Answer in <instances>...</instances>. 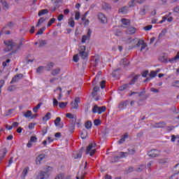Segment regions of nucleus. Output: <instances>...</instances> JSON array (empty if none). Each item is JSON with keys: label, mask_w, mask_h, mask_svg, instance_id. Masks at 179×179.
Here are the masks:
<instances>
[{"label": "nucleus", "mask_w": 179, "mask_h": 179, "mask_svg": "<svg viewBox=\"0 0 179 179\" xmlns=\"http://www.w3.org/2000/svg\"><path fill=\"white\" fill-rule=\"evenodd\" d=\"M5 44V48L4 51L8 52V51H10V50H13L14 52H12V54H15L17 50L20 49V47L22 44H23L22 42L20 43V45H17L16 43L12 41H4Z\"/></svg>", "instance_id": "nucleus-1"}, {"label": "nucleus", "mask_w": 179, "mask_h": 179, "mask_svg": "<svg viewBox=\"0 0 179 179\" xmlns=\"http://www.w3.org/2000/svg\"><path fill=\"white\" fill-rule=\"evenodd\" d=\"M86 155H89L90 156H93L96 153V143H90L87 147L85 152Z\"/></svg>", "instance_id": "nucleus-2"}, {"label": "nucleus", "mask_w": 179, "mask_h": 179, "mask_svg": "<svg viewBox=\"0 0 179 179\" xmlns=\"http://www.w3.org/2000/svg\"><path fill=\"white\" fill-rule=\"evenodd\" d=\"M48 170H51V167L48 166L47 168L46 171H41L38 175L36 176V179H47L50 177V173Z\"/></svg>", "instance_id": "nucleus-3"}, {"label": "nucleus", "mask_w": 179, "mask_h": 179, "mask_svg": "<svg viewBox=\"0 0 179 179\" xmlns=\"http://www.w3.org/2000/svg\"><path fill=\"white\" fill-rule=\"evenodd\" d=\"M79 55L82 59H86L87 57V52H86V46L81 45L79 47Z\"/></svg>", "instance_id": "nucleus-4"}, {"label": "nucleus", "mask_w": 179, "mask_h": 179, "mask_svg": "<svg viewBox=\"0 0 179 179\" xmlns=\"http://www.w3.org/2000/svg\"><path fill=\"white\" fill-rule=\"evenodd\" d=\"M106 111V106H101L99 107L97 105H94L93 108H92V113L94 114H101Z\"/></svg>", "instance_id": "nucleus-5"}, {"label": "nucleus", "mask_w": 179, "mask_h": 179, "mask_svg": "<svg viewBox=\"0 0 179 179\" xmlns=\"http://www.w3.org/2000/svg\"><path fill=\"white\" fill-rule=\"evenodd\" d=\"M149 157H159L160 156V150L153 149L148 152Z\"/></svg>", "instance_id": "nucleus-6"}, {"label": "nucleus", "mask_w": 179, "mask_h": 179, "mask_svg": "<svg viewBox=\"0 0 179 179\" xmlns=\"http://www.w3.org/2000/svg\"><path fill=\"white\" fill-rule=\"evenodd\" d=\"M90 36H92V30L89 29L87 34L83 36V38L81 40V42L83 43V44H85V43H86V41L90 38Z\"/></svg>", "instance_id": "nucleus-7"}, {"label": "nucleus", "mask_w": 179, "mask_h": 179, "mask_svg": "<svg viewBox=\"0 0 179 179\" xmlns=\"http://www.w3.org/2000/svg\"><path fill=\"white\" fill-rule=\"evenodd\" d=\"M22 78H23V74L22 73L17 74L13 78L12 80L10 81V83L11 84L17 83V82H19V80H20V79H22Z\"/></svg>", "instance_id": "nucleus-8"}, {"label": "nucleus", "mask_w": 179, "mask_h": 179, "mask_svg": "<svg viewBox=\"0 0 179 179\" xmlns=\"http://www.w3.org/2000/svg\"><path fill=\"white\" fill-rule=\"evenodd\" d=\"M98 19L99 20H100L101 23H107V17H106V15L101 13H99L98 14Z\"/></svg>", "instance_id": "nucleus-9"}, {"label": "nucleus", "mask_w": 179, "mask_h": 179, "mask_svg": "<svg viewBox=\"0 0 179 179\" xmlns=\"http://www.w3.org/2000/svg\"><path fill=\"white\" fill-rule=\"evenodd\" d=\"M136 41H138V38H129L127 43H129L130 48H135L136 47Z\"/></svg>", "instance_id": "nucleus-10"}, {"label": "nucleus", "mask_w": 179, "mask_h": 179, "mask_svg": "<svg viewBox=\"0 0 179 179\" xmlns=\"http://www.w3.org/2000/svg\"><path fill=\"white\" fill-rule=\"evenodd\" d=\"M45 157H47V155H45V154H41L39 155L36 159V164H41V161L43 159H45Z\"/></svg>", "instance_id": "nucleus-11"}, {"label": "nucleus", "mask_w": 179, "mask_h": 179, "mask_svg": "<svg viewBox=\"0 0 179 179\" xmlns=\"http://www.w3.org/2000/svg\"><path fill=\"white\" fill-rule=\"evenodd\" d=\"M178 61H179V51L178 52L176 57L169 59V62H171V64H177Z\"/></svg>", "instance_id": "nucleus-12"}, {"label": "nucleus", "mask_w": 179, "mask_h": 179, "mask_svg": "<svg viewBox=\"0 0 179 179\" xmlns=\"http://www.w3.org/2000/svg\"><path fill=\"white\" fill-rule=\"evenodd\" d=\"M128 104H129V102H128V101L120 102L119 103L118 108H120V110H124V108H125L127 106H128Z\"/></svg>", "instance_id": "nucleus-13"}, {"label": "nucleus", "mask_w": 179, "mask_h": 179, "mask_svg": "<svg viewBox=\"0 0 179 179\" xmlns=\"http://www.w3.org/2000/svg\"><path fill=\"white\" fill-rule=\"evenodd\" d=\"M6 153H8V150H6V148L2 149L0 151V163L3 159V157H5Z\"/></svg>", "instance_id": "nucleus-14"}, {"label": "nucleus", "mask_w": 179, "mask_h": 179, "mask_svg": "<svg viewBox=\"0 0 179 179\" xmlns=\"http://www.w3.org/2000/svg\"><path fill=\"white\" fill-rule=\"evenodd\" d=\"M83 153V151L82 150H80L79 151L74 152L73 153L74 159H80L82 157Z\"/></svg>", "instance_id": "nucleus-15"}, {"label": "nucleus", "mask_w": 179, "mask_h": 179, "mask_svg": "<svg viewBox=\"0 0 179 179\" xmlns=\"http://www.w3.org/2000/svg\"><path fill=\"white\" fill-rule=\"evenodd\" d=\"M66 117L69 118V120H72V123H76V116L72 115L71 113H67Z\"/></svg>", "instance_id": "nucleus-16"}, {"label": "nucleus", "mask_w": 179, "mask_h": 179, "mask_svg": "<svg viewBox=\"0 0 179 179\" xmlns=\"http://www.w3.org/2000/svg\"><path fill=\"white\" fill-rule=\"evenodd\" d=\"M54 65H55V64H54V62H52L48 63L45 67L46 71H48V72H50V71H51V69L54 68Z\"/></svg>", "instance_id": "nucleus-17"}, {"label": "nucleus", "mask_w": 179, "mask_h": 179, "mask_svg": "<svg viewBox=\"0 0 179 179\" xmlns=\"http://www.w3.org/2000/svg\"><path fill=\"white\" fill-rule=\"evenodd\" d=\"M120 65L122 66H128V65H129V62L127 58H124L120 61Z\"/></svg>", "instance_id": "nucleus-18"}, {"label": "nucleus", "mask_w": 179, "mask_h": 179, "mask_svg": "<svg viewBox=\"0 0 179 179\" xmlns=\"http://www.w3.org/2000/svg\"><path fill=\"white\" fill-rule=\"evenodd\" d=\"M140 76L141 75H136L134 76L129 82V85H135V83L136 82V80H138V79H139Z\"/></svg>", "instance_id": "nucleus-19"}, {"label": "nucleus", "mask_w": 179, "mask_h": 179, "mask_svg": "<svg viewBox=\"0 0 179 179\" xmlns=\"http://www.w3.org/2000/svg\"><path fill=\"white\" fill-rule=\"evenodd\" d=\"M79 101H80L79 98H76L74 101L71 102V106L73 108H78V103H79Z\"/></svg>", "instance_id": "nucleus-20"}, {"label": "nucleus", "mask_w": 179, "mask_h": 179, "mask_svg": "<svg viewBox=\"0 0 179 179\" xmlns=\"http://www.w3.org/2000/svg\"><path fill=\"white\" fill-rule=\"evenodd\" d=\"M127 138H128V134H125L124 136H122L121 139L117 141V143H119V145H122V143H124V142H125V140Z\"/></svg>", "instance_id": "nucleus-21"}, {"label": "nucleus", "mask_w": 179, "mask_h": 179, "mask_svg": "<svg viewBox=\"0 0 179 179\" xmlns=\"http://www.w3.org/2000/svg\"><path fill=\"white\" fill-rule=\"evenodd\" d=\"M45 45H47V41L46 40L40 39L39 40L38 48H41L42 47H45Z\"/></svg>", "instance_id": "nucleus-22"}, {"label": "nucleus", "mask_w": 179, "mask_h": 179, "mask_svg": "<svg viewBox=\"0 0 179 179\" xmlns=\"http://www.w3.org/2000/svg\"><path fill=\"white\" fill-rule=\"evenodd\" d=\"M128 156V152H121L119 156H117L115 159H124Z\"/></svg>", "instance_id": "nucleus-23"}, {"label": "nucleus", "mask_w": 179, "mask_h": 179, "mask_svg": "<svg viewBox=\"0 0 179 179\" xmlns=\"http://www.w3.org/2000/svg\"><path fill=\"white\" fill-rule=\"evenodd\" d=\"M99 90H100V87L95 86L93 89V92H92V95L94 96H97V92H99Z\"/></svg>", "instance_id": "nucleus-24"}, {"label": "nucleus", "mask_w": 179, "mask_h": 179, "mask_svg": "<svg viewBox=\"0 0 179 179\" xmlns=\"http://www.w3.org/2000/svg\"><path fill=\"white\" fill-rule=\"evenodd\" d=\"M51 119V113L48 112V113H46V115L43 117V121H45L46 122V121H48V120Z\"/></svg>", "instance_id": "nucleus-25"}, {"label": "nucleus", "mask_w": 179, "mask_h": 179, "mask_svg": "<svg viewBox=\"0 0 179 179\" xmlns=\"http://www.w3.org/2000/svg\"><path fill=\"white\" fill-rule=\"evenodd\" d=\"M59 72H61V69L57 68L52 71L51 75H52V76H57V75H59Z\"/></svg>", "instance_id": "nucleus-26"}, {"label": "nucleus", "mask_w": 179, "mask_h": 179, "mask_svg": "<svg viewBox=\"0 0 179 179\" xmlns=\"http://www.w3.org/2000/svg\"><path fill=\"white\" fill-rule=\"evenodd\" d=\"M81 138L82 139H86V138H87V131L85 129H83L82 131Z\"/></svg>", "instance_id": "nucleus-27"}, {"label": "nucleus", "mask_w": 179, "mask_h": 179, "mask_svg": "<svg viewBox=\"0 0 179 179\" xmlns=\"http://www.w3.org/2000/svg\"><path fill=\"white\" fill-rule=\"evenodd\" d=\"M47 13H48V10L47 9H43V10H41L38 12V16H43V15H47Z\"/></svg>", "instance_id": "nucleus-28"}, {"label": "nucleus", "mask_w": 179, "mask_h": 179, "mask_svg": "<svg viewBox=\"0 0 179 179\" xmlns=\"http://www.w3.org/2000/svg\"><path fill=\"white\" fill-rule=\"evenodd\" d=\"M44 69H45V67L41 66L36 69V73H43L44 72Z\"/></svg>", "instance_id": "nucleus-29"}, {"label": "nucleus", "mask_w": 179, "mask_h": 179, "mask_svg": "<svg viewBox=\"0 0 179 179\" xmlns=\"http://www.w3.org/2000/svg\"><path fill=\"white\" fill-rule=\"evenodd\" d=\"M55 127H61V117H57L55 120Z\"/></svg>", "instance_id": "nucleus-30"}, {"label": "nucleus", "mask_w": 179, "mask_h": 179, "mask_svg": "<svg viewBox=\"0 0 179 179\" xmlns=\"http://www.w3.org/2000/svg\"><path fill=\"white\" fill-rule=\"evenodd\" d=\"M136 153V150L135 148H129L127 152V156H129V155H134Z\"/></svg>", "instance_id": "nucleus-31"}, {"label": "nucleus", "mask_w": 179, "mask_h": 179, "mask_svg": "<svg viewBox=\"0 0 179 179\" xmlns=\"http://www.w3.org/2000/svg\"><path fill=\"white\" fill-rule=\"evenodd\" d=\"M121 22H122V23L123 24H124V26H129V23H130L129 20L125 19V18H122L121 20Z\"/></svg>", "instance_id": "nucleus-32"}, {"label": "nucleus", "mask_w": 179, "mask_h": 179, "mask_svg": "<svg viewBox=\"0 0 179 179\" xmlns=\"http://www.w3.org/2000/svg\"><path fill=\"white\" fill-rule=\"evenodd\" d=\"M127 31L129 34H134L135 31H136V29H135V27H129Z\"/></svg>", "instance_id": "nucleus-33"}, {"label": "nucleus", "mask_w": 179, "mask_h": 179, "mask_svg": "<svg viewBox=\"0 0 179 179\" xmlns=\"http://www.w3.org/2000/svg\"><path fill=\"white\" fill-rule=\"evenodd\" d=\"M43 103H39L37 104V106H36L34 108H33V111L34 113H37V111H38V110H40V107H41V105Z\"/></svg>", "instance_id": "nucleus-34"}, {"label": "nucleus", "mask_w": 179, "mask_h": 179, "mask_svg": "<svg viewBox=\"0 0 179 179\" xmlns=\"http://www.w3.org/2000/svg\"><path fill=\"white\" fill-rule=\"evenodd\" d=\"M75 124L76 123H71V124L69 127V131L72 134L73 131H75Z\"/></svg>", "instance_id": "nucleus-35"}, {"label": "nucleus", "mask_w": 179, "mask_h": 179, "mask_svg": "<svg viewBox=\"0 0 179 179\" xmlns=\"http://www.w3.org/2000/svg\"><path fill=\"white\" fill-rule=\"evenodd\" d=\"M27 173H29V167L25 168L22 171V178H24L27 176Z\"/></svg>", "instance_id": "nucleus-36"}, {"label": "nucleus", "mask_w": 179, "mask_h": 179, "mask_svg": "<svg viewBox=\"0 0 179 179\" xmlns=\"http://www.w3.org/2000/svg\"><path fill=\"white\" fill-rule=\"evenodd\" d=\"M69 24L71 27H75V21L73 20V18H70L69 20Z\"/></svg>", "instance_id": "nucleus-37"}, {"label": "nucleus", "mask_w": 179, "mask_h": 179, "mask_svg": "<svg viewBox=\"0 0 179 179\" xmlns=\"http://www.w3.org/2000/svg\"><path fill=\"white\" fill-rule=\"evenodd\" d=\"M85 128L87 129H90L91 128H92V122H90V121H87L86 122H85Z\"/></svg>", "instance_id": "nucleus-38"}, {"label": "nucleus", "mask_w": 179, "mask_h": 179, "mask_svg": "<svg viewBox=\"0 0 179 179\" xmlns=\"http://www.w3.org/2000/svg\"><path fill=\"white\" fill-rule=\"evenodd\" d=\"M44 20H45L44 17H41L36 24V27H40V24H41V23H44Z\"/></svg>", "instance_id": "nucleus-39"}, {"label": "nucleus", "mask_w": 179, "mask_h": 179, "mask_svg": "<svg viewBox=\"0 0 179 179\" xmlns=\"http://www.w3.org/2000/svg\"><path fill=\"white\" fill-rule=\"evenodd\" d=\"M45 31V27H42L41 29H40L37 31L36 36H37V35L41 36V34H43V33Z\"/></svg>", "instance_id": "nucleus-40"}, {"label": "nucleus", "mask_w": 179, "mask_h": 179, "mask_svg": "<svg viewBox=\"0 0 179 179\" xmlns=\"http://www.w3.org/2000/svg\"><path fill=\"white\" fill-rule=\"evenodd\" d=\"M143 44V40H139L137 38V41L136 43V47H141Z\"/></svg>", "instance_id": "nucleus-41"}, {"label": "nucleus", "mask_w": 179, "mask_h": 179, "mask_svg": "<svg viewBox=\"0 0 179 179\" xmlns=\"http://www.w3.org/2000/svg\"><path fill=\"white\" fill-rule=\"evenodd\" d=\"M129 84H125L121 87H119V90L120 92H124V90H125V89H127V87H128Z\"/></svg>", "instance_id": "nucleus-42"}, {"label": "nucleus", "mask_w": 179, "mask_h": 179, "mask_svg": "<svg viewBox=\"0 0 179 179\" xmlns=\"http://www.w3.org/2000/svg\"><path fill=\"white\" fill-rule=\"evenodd\" d=\"M67 105H68V102H61L59 104V106L60 108H65V107H66Z\"/></svg>", "instance_id": "nucleus-43"}, {"label": "nucleus", "mask_w": 179, "mask_h": 179, "mask_svg": "<svg viewBox=\"0 0 179 179\" xmlns=\"http://www.w3.org/2000/svg\"><path fill=\"white\" fill-rule=\"evenodd\" d=\"M24 117L26 118H29V117H31V110H27V113L24 114Z\"/></svg>", "instance_id": "nucleus-44"}, {"label": "nucleus", "mask_w": 179, "mask_h": 179, "mask_svg": "<svg viewBox=\"0 0 179 179\" xmlns=\"http://www.w3.org/2000/svg\"><path fill=\"white\" fill-rule=\"evenodd\" d=\"M119 12L120 13H122V15H125L127 13V8L126 7H123V8H120L119 10Z\"/></svg>", "instance_id": "nucleus-45"}, {"label": "nucleus", "mask_w": 179, "mask_h": 179, "mask_svg": "<svg viewBox=\"0 0 179 179\" xmlns=\"http://www.w3.org/2000/svg\"><path fill=\"white\" fill-rule=\"evenodd\" d=\"M55 18H52L49 20V22H48V27H50L51 26V24H52V23L55 22Z\"/></svg>", "instance_id": "nucleus-46"}, {"label": "nucleus", "mask_w": 179, "mask_h": 179, "mask_svg": "<svg viewBox=\"0 0 179 179\" xmlns=\"http://www.w3.org/2000/svg\"><path fill=\"white\" fill-rule=\"evenodd\" d=\"M94 124L95 125V127H99V125H100L101 124V121H100V120L96 119L94 121Z\"/></svg>", "instance_id": "nucleus-47"}, {"label": "nucleus", "mask_w": 179, "mask_h": 179, "mask_svg": "<svg viewBox=\"0 0 179 179\" xmlns=\"http://www.w3.org/2000/svg\"><path fill=\"white\" fill-rule=\"evenodd\" d=\"M29 141H30V142H32L33 143H36V142H37V137L32 136H31V138Z\"/></svg>", "instance_id": "nucleus-48"}, {"label": "nucleus", "mask_w": 179, "mask_h": 179, "mask_svg": "<svg viewBox=\"0 0 179 179\" xmlns=\"http://www.w3.org/2000/svg\"><path fill=\"white\" fill-rule=\"evenodd\" d=\"M139 14L141 15V16H144V15H146V9L141 8L140 10Z\"/></svg>", "instance_id": "nucleus-49"}, {"label": "nucleus", "mask_w": 179, "mask_h": 179, "mask_svg": "<svg viewBox=\"0 0 179 179\" xmlns=\"http://www.w3.org/2000/svg\"><path fill=\"white\" fill-rule=\"evenodd\" d=\"M99 79H100V77H99V76H96L94 80L92 81L93 85H96L97 82H99Z\"/></svg>", "instance_id": "nucleus-50"}, {"label": "nucleus", "mask_w": 179, "mask_h": 179, "mask_svg": "<svg viewBox=\"0 0 179 179\" xmlns=\"http://www.w3.org/2000/svg\"><path fill=\"white\" fill-rule=\"evenodd\" d=\"M74 62H79V55H75L73 57Z\"/></svg>", "instance_id": "nucleus-51"}, {"label": "nucleus", "mask_w": 179, "mask_h": 179, "mask_svg": "<svg viewBox=\"0 0 179 179\" xmlns=\"http://www.w3.org/2000/svg\"><path fill=\"white\" fill-rule=\"evenodd\" d=\"M79 19H80V13L76 12L75 20H79Z\"/></svg>", "instance_id": "nucleus-52"}, {"label": "nucleus", "mask_w": 179, "mask_h": 179, "mask_svg": "<svg viewBox=\"0 0 179 179\" xmlns=\"http://www.w3.org/2000/svg\"><path fill=\"white\" fill-rule=\"evenodd\" d=\"M146 47H148V45L145 43V41H143V43L141 44V51H143Z\"/></svg>", "instance_id": "nucleus-53"}, {"label": "nucleus", "mask_w": 179, "mask_h": 179, "mask_svg": "<svg viewBox=\"0 0 179 179\" xmlns=\"http://www.w3.org/2000/svg\"><path fill=\"white\" fill-rule=\"evenodd\" d=\"M164 36H166V31L162 30L158 37L159 38H162V37H164Z\"/></svg>", "instance_id": "nucleus-54"}, {"label": "nucleus", "mask_w": 179, "mask_h": 179, "mask_svg": "<svg viewBox=\"0 0 179 179\" xmlns=\"http://www.w3.org/2000/svg\"><path fill=\"white\" fill-rule=\"evenodd\" d=\"M157 74L156 73L155 71H151L150 73V78H155V76H157Z\"/></svg>", "instance_id": "nucleus-55"}, {"label": "nucleus", "mask_w": 179, "mask_h": 179, "mask_svg": "<svg viewBox=\"0 0 179 179\" xmlns=\"http://www.w3.org/2000/svg\"><path fill=\"white\" fill-rule=\"evenodd\" d=\"M173 86L175 87H179V80H176L173 83Z\"/></svg>", "instance_id": "nucleus-56"}, {"label": "nucleus", "mask_w": 179, "mask_h": 179, "mask_svg": "<svg viewBox=\"0 0 179 179\" xmlns=\"http://www.w3.org/2000/svg\"><path fill=\"white\" fill-rule=\"evenodd\" d=\"M152 25H148L144 27V30H145L146 31H149V30H152Z\"/></svg>", "instance_id": "nucleus-57"}, {"label": "nucleus", "mask_w": 179, "mask_h": 179, "mask_svg": "<svg viewBox=\"0 0 179 179\" xmlns=\"http://www.w3.org/2000/svg\"><path fill=\"white\" fill-rule=\"evenodd\" d=\"M115 36H121V30H120V29H116V30L115 31Z\"/></svg>", "instance_id": "nucleus-58"}, {"label": "nucleus", "mask_w": 179, "mask_h": 179, "mask_svg": "<svg viewBox=\"0 0 179 179\" xmlns=\"http://www.w3.org/2000/svg\"><path fill=\"white\" fill-rule=\"evenodd\" d=\"M166 20H167V17L166 16H164L162 17V20L159 21V24H162V23H164L166 22Z\"/></svg>", "instance_id": "nucleus-59"}, {"label": "nucleus", "mask_w": 179, "mask_h": 179, "mask_svg": "<svg viewBox=\"0 0 179 179\" xmlns=\"http://www.w3.org/2000/svg\"><path fill=\"white\" fill-rule=\"evenodd\" d=\"M63 19H64V15H63V14H60V15H58V17H57V20H58L59 22H61Z\"/></svg>", "instance_id": "nucleus-60"}, {"label": "nucleus", "mask_w": 179, "mask_h": 179, "mask_svg": "<svg viewBox=\"0 0 179 179\" xmlns=\"http://www.w3.org/2000/svg\"><path fill=\"white\" fill-rule=\"evenodd\" d=\"M35 125H36V124H34V123H29V126H28L29 129H33L34 128Z\"/></svg>", "instance_id": "nucleus-61"}, {"label": "nucleus", "mask_w": 179, "mask_h": 179, "mask_svg": "<svg viewBox=\"0 0 179 179\" xmlns=\"http://www.w3.org/2000/svg\"><path fill=\"white\" fill-rule=\"evenodd\" d=\"M55 179H64V174L61 173L57 175Z\"/></svg>", "instance_id": "nucleus-62"}, {"label": "nucleus", "mask_w": 179, "mask_h": 179, "mask_svg": "<svg viewBox=\"0 0 179 179\" xmlns=\"http://www.w3.org/2000/svg\"><path fill=\"white\" fill-rule=\"evenodd\" d=\"M104 85H106V81L105 80H102L100 83L101 89H104Z\"/></svg>", "instance_id": "nucleus-63"}, {"label": "nucleus", "mask_w": 179, "mask_h": 179, "mask_svg": "<svg viewBox=\"0 0 179 179\" xmlns=\"http://www.w3.org/2000/svg\"><path fill=\"white\" fill-rule=\"evenodd\" d=\"M53 106L55 107L56 106H58V101L57 99H53Z\"/></svg>", "instance_id": "nucleus-64"}]
</instances>
